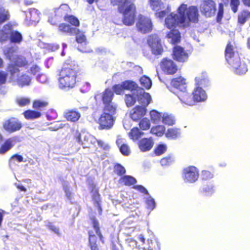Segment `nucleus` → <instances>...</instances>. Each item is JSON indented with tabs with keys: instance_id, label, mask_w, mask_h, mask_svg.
<instances>
[{
	"instance_id": "2",
	"label": "nucleus",
	"mask_w": 250,
	"mask_h": 250,
	"mask_svg": "<svg viewBox=\"0 0 250 250\" xmlns=\"http://www.w3.org/2000/svg\"><path fill=\"white\" fill-rule=\"evenodd\" d=\"M134 0H111V3L118 5V10L124 16L123 23L128 26L134 22L135 7L133 3Z\"/></svg>"
},
{
	"instance_id": "52",
	"label": "nucleus",
	"mask_w": 250,
	"mask_h": 250,
	"mask_svg": "<svg viewBox=\"0 0 250 250\" xmlns=\"http://www.w3.org/2000/svg\"><path fill=\"white\" fill-rule=\"evenodd\" d=\"M167 146L165 144H160L155 149L156 155H161L167 150Z\"/></svg>"
},
{
	"instance_id": "19",
	"label": "nucleus",
	"mask_w": 250,
	"mask_h": 250,
	"mask_svg": "<svg viewBox=\"0 0 250 250\" xmlns=\"http://www.w3.org/2000/svg\"><path fill=\"white\" fill-rule=\"evenodd\" d=\"M173 55L174 59L180 62H185L188 58L187 51L180 46H176L173 48Z\"/></svg>"
},
{
	"instance_id": "46",
	"label": "nucleus",
	"mask_w": 250,
	"mask_h": 250,
	"mask_svg": "<svg viewBox=\"0 0 250 250\" xmlns=\"http://www.w3.org/2000/svg\"><path fill=\"white\" fill-rule=\"evenodd\" d=\"M214 191V187L212 184L205 185L202 188V192L206 196H211Z\"/></svg>"
},
{
	"instance_id": "29",
	"label": "nucleus",
	"mask_w": 250,
	"mask_h": 250,
	"mask_svg": "<svg viewBox=\"0 0 250 250\" xmlns=\"http://www.w3.org/2000/svg\"><path fill=\"white\" fill-rule=\"evenodd\" d=\"M59 30L61 32L66 33L70 35H74L78 32V29L71 27L70 25L65 23L60 24Z\"/></svg>"
},
{
	"instance_id": "38",
	"label": "nucleus",
	"mask_w": 250,
	"mask_h": 250,
	"mask_svg": "<svg viewBox=\"0 0 250 250\" xmlns=\"http://www.w3.org/2000/svg\"><path fill=\"white\" fill-rule=\"evenodd\" d=\"M137 99L136 92L131 93L125 95V101L126 105L129 107L133 105Z\"/></svg>"
},
{
	"instance_id": "8",
	"label": "nucleus",
	"mask_w": 250,
	"mask_h": 250,
	"mask_svg": "<svg viewBox=\"0 0 250 250\" xmlns=\"http://www.w3.org/2000/svg\"><path fill=\"white\" fill-rule=\"evenodd\" d=\"M9 38L13 43H20L22 39L21 34L18 31L13 30L11 25L7 24L0 31V40L4 41Z\"/></svg>"
},
{
	"instance_id": "15",
	"label": "nucleus",
	"mask_w": 250,
	"mask_h": 250,
	"mask_svg": "<svg viewBox=\"0 0 250 250\" xmlns=\"http://www.w3.org/2000/svg\"><path fill=\"white\" fill-rule=\"evenodd\" d=\"M201 12L206 17L213 16L216 11L215 2L213 0H205L202 1L200 6Z\"/></svg>"
},
{
	"instance_id": "47",
	"label": "nucleus",
	"mask_w": 250,
	"mask_h": 250,
	"mask_svg": "<svg viewBox=\"0 0 250 250\" xmlns=\"http://www.w3.org/2000/svg\"><path fill=\"white\" fill-rule=\"evenodd\" d=\"M145 198L147 208L150 210V211L152 210L156 207V203L154 199L149 195H148Z\"/></svg>"
},
{
	"instance_id": "5",
	"label": "nucleus",
	"mask_w": 250,
	"mask_h": 250,
	"mask_svg": "<svg viewBox=\"0 0 250 250\" xmlns=\"http://www.w3.org/2000/svg\"><path fill=\"white\" fill-rule=\"evenodd\" d=\"M112 106H106L104 107V112L98 119V124H99V129H110L113 126L115 120L113 116L115 112Z\"/></svg>"
},
{
	"instance_id": "34",
	"label": "nucleus",
	"mask_w": 250,
	"mask_h": 250,
	"mask_svg": "<svg viewBox=\"0 0 250 250\" xmlns=\"http://www.w3.org/2000/svg\"><path fill=\"white\" fill-rule=\"evenodd\" d=\"M124 89L129 90L131 93L136 92L139 87L136 83L132 81H125L123 83Z\"/></svg>"
},
{
	"instance_id": "1",
	"label": "nucleus",
	"mask_w": 250,
	"mask_h": 250,
	"mask_svg": "<svg viewBox=\"0 0 250 250\" xmlns=\"http://www.w3.org/2000/svg\"><path fill=\"white\" fill-rule=\"evenodd\" d=\"M226 59L233 72L237 75H243L248 71L246 62L241 60L238 53L233 50L232 46L229 43L225 51Z\"/></svg>"
},
{
	"instance_id": "9",
	"label": "nucleus",
	"mask_w": 250,
	"mask_h": 250,
	"mask_svg": "<svg viewBox=\"0 0 250 250\" xmlns=\"http://www.w3.org/2000/svg\"><path fill=\"white\" fill-rule=\"evenodd\" d=\"M182 176L185 182L193 183L198 179L199 171L196 167L189 166L183 169Z\"/></svg>"
},
{
	"instance_id": "21",
	"label": "nucleus",
	"mask_w": 250,
	"mask_h": 250,
	"mask_svg": "<svg viewBox=\"0 0 250 250\" xmlns=\"http://www.w3.org/2000/svg\"><path fill=\"white\" fill-rule=\"evenodd\" d=\"M146 112V108L143 106H136L130 111L131 118L135 121L139 120L144 117Z\"/></svg>"
},
{
	"instance_id": "11",
	"label": "nucleus",
	"mask_w": 250,
	"mask_h": 250,
	"mask_svg": "<svg viewBox=\"0 0 250 250\" xmlns=\"http://www.w3.org/2000/svg\"><path fill=\"white\" fill-rule=\"evenodd\" d=\"M183 19L179 14L171 13L165 19V25L169 28H172L176 25L180 27L185 28L183 22Z\"/></svg>"
},
{
	"instance_id": "49",
	"label": "nucleus",
	"mask_w": 250,
	"mask_h": 250,
	"mask_svg": "<svg viewBox=\"0 0 250 250\" xmlns=\"http://www.w3.org/2000/svg\"><path fill=\"white\" fill-rule=\"evenodd\" d=\"M125 245L128 250H133L137 247V242L131 238L125 240Z\"/></svg>"
},
{
	"instance_id": "27",
	"label": "nucleus",
	"mask_w": 250,
	"mask_h": 250,
	"mask_svg": "<svg viewBox=\"0 0 250 250\" xmlns=\"http://www.w3.org/2000/svg\"><path fill=\"white\" fill-rule=\"evenodd\" d=\"M153 142L151 138H144L139 142V147L142 151H147L151 149Z\"/></svg>"
},
{
	"instance_id": "22",
	"label": "nucleus",
	"mask_w": 250,
	"mask_h": 250,
	"mask_svg": "<svg viewBox=\"0 0 250 250\" xmlns=\"http://www.w3.org/2000/svg\"><path fill=\"white\" fill-rule=\"evenodd\" d=\"M20 140L18 136H14L6 140L0 147V154H3L9 150L14 145Z\"/></svg>"
},
{
	"instance_id": "33",
	"label": "nucleus",
	"mask_w": 250,
	"mask_h": 250,
	"mask_svg": "<svg viewBox=\"0 0 250 250\" xmlns=\"http://www.w3.org/2000/svg\"><path fill=\"white\" fill-rule=\"evenodd\" d=\"M162 122L168 125H172L175 123V118L174 116L167 113H164L162 119Z\"/></svg>"
},
{
	"instance_id": "57",
	"label": "nucleus",
	"mask_w": 250,
	"mask_h": 250,
	"mask_svg": "<svg viewBox=\"0 0 250 250\" xmlns=\"http://www.w3.org/2000/svg\"><path fill=\"white\" fill-rule=\"evenodd\" d=\"M230 0V6L232 11L234 13H236L238 10V6L239 5V0Z\"/></svg>"
},
{
	"instance_id": "25",
	"label": "nucleus",
	"mask_w": 250,
	"mask_h": 250,
	"mask_svg": "<svg viewBox=\"0 0 250 250\" xmlns=\"http://www.w3.org/2000/svg\"><path fill=\"white\" fill-rule=\"evenodd\" d=\"M74 35H76V40L77 42L78 43L81 44L82 46H79L78 47V49L83 52H87L88 51L87 49L84 47V46L86 45V38L85 36L83 35V33L80 32L79 30L78 29V32Z\"/></svg>"
},
{
	"instance_id": "4",
	"label": "nucleus",
	"mask_w": 250,
	"mask_h": 250,
	"mask_svg": "<svg viewBox=\"0 0 250 250\" xmlns=\"http://www.w3.org/2000/svg\"><path fill=\"white\" fill-rule=\"evenodd\" d=\"M178 13L183 19V22L185 27L189 26L190 22L196 23L198 21V10L194 6L188 7L185 4H181L178 9Z\"/></svg>"
},
{
	"instance_id": "62",
	"label": "nucleus",
	"mask_w": 250,
	"mask_h": 250,
	"mask_svg": "<svg viewBox=\"0 0 250 250\" xmlns=\"http://www.w3.org/2000/svg\"><path fill=\"white\" fill-rule=\"evenodd\" d=\"M36 79L38 82L42 83H45L47 81V76L43 74H38Z\"/></svg>"
},
{
	"instance_id": "31",
	"label": "nucleus",
	"mask_w": 250,
	"mask_h": 250,
	"mask_svg": "<svg viewBox=\"0 0 250 250\" xmlns=\"http://www.w3.org/2000/svg\"><path fill=\"white\" fill-rule=\"evenodd\" d=\"M180 135V130L177 128H168L165 133L167 138L170 139H175Z\"/></svg>"
},
{
	"instance_id": "24",
	"label": "nucleus",
	"mask_w": 250,
	"mask_h": 250,
	"mask_svg": "<svg viewBox=\"0 0 250 250\" xmlns=\"http://www.w3.org/2000/svg\"><path fill=\"white\" fill-rule=\"evenodd\" d=\"M171 84L173 87L179 89V91L186 90L187 88L186 80L182 77L172 79Z\"/></svg>"
},
{
	"instance_id": "41",
	"label": "nucleus",
	"mask_w": 250,
	"mask_h": 250,
	"mask_svg": "<svg viewBox=\"0 0 250 250\" xmlns=\"http://www.w3.org/2000/svg\"><path fill=\"white\" fill-rule=\"evenodd\" d=\"M9 19V13L7 10L0 6V24L7 21Z\"/></svg>"
},
{
	"instance_id": "30",
	"label": "nucleus",
	"mask_w": 250,
	"mask_h": 250,
	"mask_svg": "<svg viewBox=\"0 0 250 250\" xmlns=\"http://www.w3.org/2000/svg\"><path fill=\"white\" fill-rule=\"evenodd\" d=\"M40 13L35 8L30 9L28 14L26 15V18L30 21L36 22L39 21Z\"/></svg>"
},
{
	"instance_id": "35",
	"label": "nucleus",
	"mask_w": 250,
	"mask_h": 250,
	"mask_svg": "<svg viewBox=\"0 0 250 250\" xmlns=\"http://www.w3.org/2000/svg\"><path fill=\"white\" fill-rule=\"evenodd\" d=\"M24 117L28 120H33L39 118L41 113L40 112L28 110L23 113Z\"/></svg>"
},
{
	"instance_id": "28",
	"label": "nucleus",
	"mask_w": 250,
	"mask_h": 250,
	"mask_svg": "<svg viewBox=\"0 0 250 250\" xmlns=\"http://www.w3.org/2000/svg\"><path fill=\"white\" fill-rule=\"evenodd\" d=\"M167 38L172 43L178 42L181 38V35L179 31L177 30H172L167 35Z\"/></svg>"
},
{
	"instance_id": "59",
	"label": "nucleus",
	"mask_w": 250,
	"mask_h": 250,
	"mask_svg": "<svg viewBox=\"0 0 250 250\" xmlns=\"http://www.w3.org/2000/svg\"><path fill=\"white\" fill-rule=\"evenodd\" d=\"M115 171L118 175H122L125 172V168L120 164H117L115 166Z\"/></svg>"
},
{
	"instance_id": "18",
	"label": "nucleus",
	"mask_w": 250,
	"mask_h": 250,
	"mask_svg": "<svg viewBox=\"0 0 250 250\" xmlns=\"http://www.w3.org/2000/svg\"><path fill=\"white\" fill-rule=\"evenodd\" d=\"M162 70L167 74H173L177 70V67L173 61L164 59L161 62Z\"/></svg>"
},
{
	"instance_id": "61",
	"label": "nucleus",
	"mask_w": 250,
	"mask_h": 250,
	"mask_svg": "<svg viewBox=\"0 0 250 250\" xmlns=\"http://www.w3.org/2000/svg\"><path fill=\"white\" fill-rule=\"evenodd\" d=\"M113 89L115 93L120 94L124 89L123 83L122 84H116L113 86Z\"/></svg>"
},
{
	"instance_id": "32",
	"label": "nucleus",
	"mask_w": 250,
	"mask_h": 250,
	"mask_svg": "<svg viewBox=\"0 0 250 250\" xmlns=\"http://www.w3.org/2000/svg\"><path fill=\"white\" fill-rule=\"evenodd\" d=\"M19 77V75L15 79H12L13 80L17 81L18 85L20 86L23 87L24 86L29 85L31 82L30 78L26 75H23Z\"/></svg>"
},
{
	"instance_id": "64",
	"label": "nucleus",
	"mask_w": 250,
	"mask_h": 250,
	"mask_svg": "<svg viewBox=\"0 0 250 250\" xmlns=\"http://www.w3.org/2000/svg\"><path fill=\"white\" fill-rule=\"evenodd\" d=\"M69 8L68 5L64 4H62L60 6L59 8H56L55 9V12L56 14L58 13L59 14L61 13L62 14V10H67Z\"/></svg>"
},
{
	"instance_id": "58",
	"label": "nucleus",
	"mask_w": 250,
	"mask_h": 250,
	"mask_svg": "<svg viewBox=\"0 0 250 250\" xmlns=\"http://www.w3.org/2000/svg\"><path fill=\"white\" fill-rule=\"evenodd\" d=\"M202 178L204 180H208L211 179L213 177V175L208 170H203L202 171Z\"/></svg>"
},
{
	"instance_id": "20",
	"label": "nucleus",
	"mask_w": 250,
	"mask_h": 250,
	"mask_svg": "<svg viewBox=\"0 0 250 250\" xmlns=\"http://www.w3.org/2000/svg\"><path fill=\"white\" fill-rule=\"evenodd\" d=\"M136 96L139 103L142 104L141 106L146 107L150 103L151 96L148 93L145 92L143 88H138L136 90Z\"/></svg>"
},
{
	"instance_id": "36",
	"label": "nucleus",
	"mask_w": 250,
	"mask_h": 250,
	"mask_svg": "<svg viewBox=\"0 0 250 250\" xmlns=\"http://www.w3.org/2000/svg\"><path fill=\"white\" fill-rule=\"evenodd\" d=\"M120 183L125 186H129L135 184L136 180L134 177L131 176L125 175L120 179Z\"/></svg>"
},
{
	"instance_id": "3",
	"label": "nucleus",
	"mask_w": 250,
	"mask_h": 250,
	"mask_svg": "<svg viewBox=\"0 0 250 250\" xmlns=\"http://www.w3.org/2000/svg\"><path fill=\"white\" fill-rule=\"evenodd\" d=\"M77 71L70 66L64 67L60 72L59 87L60 89L68 90L73 88L76 83Z\"/></svg>"
},
{
	"instance_id": "12",
	"label": "nucleus",
	"mask_w": 250,
	"mask_h": 250,
	"mask_svg": "<svg viewBox=\"0 0 250 250\" xmlns=\"http://www.w3.org/2000/svg\"><path fill=\"white\" fill-rule=\"evenodd\" d=\"M113 97V93L112 90L107 88L102 93L97 94L95 96V99L96 100L102 99V101L104 104V107L106 106H112L116 109V106L112 102V100Z\"/></svg>"
},
{
	"instance_id": "42",
	"label": "nucleus",
	"mask_w": 250,
	"mask_h": 250,
	"mask_svg": "<svg viewBox=\"0 0 250 250\" xmlns=\"http://www.w3.org/2000/svg\"><path fill=\"white\" fill-rule=\"evenodd\" d=\"M165 127L162 125H157L153 127L151 129V132L157 136H162L165 132Z\"/></svg>"
},
{
	"instance_id": "54",
	"label": "nucleus",
	"mask_w": 250,
	"mask_h": 250,
	"mask_svg": "<svg viewBox=\"0 0 250 250\" xmlns=\"http://www.w3.org/2000/svg\"><path fill=\"white\" fill-rule=\"evenodd\" d=\"M93 226L94 229L95 231L96 234L100 237L101 240L103 241V236L100 232L99 227V223L97 220L95 219H93Z\"/></svg>"
},
{
	"instance_id": "48",
	"label": "nucleus",
	"mask_w": 250,
	"mask_h": 250,
	"mask_svg": "<svg viewBox=\"0 0 250 250\" xmlns=\"http://www.w3.org/2000/svg\"><path fill=\"white\" fill-rule=\"evenodd\" d=\"M64 20L74 26H78L79 25L80 23L79 20L76 17L72 15L65 16Z\"/></svg>"
},
{
	"instance_id": "51",
	"label": "nucleus",
	"mask_w": 250,
	"mask_h": 250,
	"mask_svg": "<svg viewBox=\"0 0 250 250\" xmlns=\"http://www.w3.org/2000/svg\"><path fill=\"white\" fill-rule=\"evenodd\" d=\"M47 104L48 103L46 102L41 100H37L34 102L33 107L37 109H41V108L46 106Z\"/></svg>"
},
{
	"instance_id": "37",
	"label": "nucleus",
	"mask_w": 250,
	"mask_h": 250,
	"mask_svg": "<svg viewBox=\"0 0 250 250\" xmlns=\"http://www.w3.org/2000/svg\"><path fill=\"white\" fill-rule=\"evenodd\" d=\"M149 3L152 9L155 11H158L165 7V4L161 0H149Z\"/></svg>"
},
{
	"instance_id": "50",
	"label": "nucleus",
	"mask_w": 250,
	"mask_h": 250,
	"mask_svg": "<svg viewBox=\"0 0 250 250\" xmlns=\"http://www.w3.org/2000/svg\"><path fill=\"white\" fill-rule=\"evenodd\" d=\"M139 126L141 129L143 130H147L149 129L150 126L149 120L146 118H144L140 121L139 123Z\"/></svg>"
},
{
	"instance_id": "40",
	"label": "nucleus",
	"mask_w": 250,
	"mask_h": 250,
	"mask_svg": "<svg viewBox=\"0 0 250 250\" xmlns=\"http://www.w3.org/2000/svg\"><path fill=\"white\" fill-rule=\"evenodd\" d=\"M143 134L144 133L140 131L138 127H134L129 133V136L130 139L135 141L138 140Z\"/></svg>"
},
{
	"instance_id": "39",
	"label": "nucleus",
	"mask_w": 250,
	"mask_h": 250,
	"mask_svg": "<svg viewBox=\"0 0 250 250\" xmlns=\"http://www.w3.org/2000/svg\"><path fill=\"white\" fill-rule=\"evenodd\" d=\"M89 245L91 250H99L96 243V237L92 234L91 231H89Z\"/></svg>"
},
{
	"instance_id": "43",
	"label": "nucleus",
	"mask_w": 250,
	"mask_h": 250,
	"mask_svg": "<svg viewBox=\"0 0 250 250\" xmlns=\"http://www.w3.org/2000/svg\"><path fill=\"white\" fill-rule=\"evenodd\" d=\"M162 113H160L156 110H152L150 112V116L151 120L155 123H158L161 119H162Z\"/></svg>"
},
{
	"instance_id": "16",
	"label": "nucleus",
	"mask_w": 250,
	"mask_h": 250,
	"mask_svg": "<svg viewBox=\"0 0 250 250\" xmlns=\"http://www.w3.org/2000/svg\"><path fill=\"white\" fill-rule=\"evenodd\" d=\"M4 129L9 132H14L19 130L22 127L21 123L17 119L10 118L3 124Z\"/></svg>"
},
{
	"instance_id": "44",
	"label": "nucleus",
	"mask_w": 250,
	"mask_h": 250,
	"mask_svg": "<svg viewBox=\"0 0 250 250\" xmlns=\"http://www.w3.org/2000/svg\"><path fill=\"white\" fill-rule=\"evenodd\" d=\"M250 17V12L247 10L242 11L238 15V22L243 24Z\"/></svg>"
},
{
	"instance_id": "63",
	"label": "nucleus",
	"mask_w": 250,
	"mask_h": 250,
	"mask_svg": "<svg viewBox=\"0 0 250 250\" xmlns=\"http://www.w3.org/2000/svg\"><path fill=\"white\" fill-rule=\"evenodd\" d=\"M7 77V73L4 71H0V85L5 83Z\"/></svg>"
},
{
	"instance_id": "45",
	"label": "nucleus",
	"mask_w": 250,
	"mask_h": 250,
	"mask_svg": "<svg viewBox=\"0 0 250 250\" xmlns=\"http://www.w3.org/2000/svg\"><path fill=\"white\" fill-rule=\"evenodd\" d=\"M141 85L147 89H149L151 87L152 82L149 78L146 76H143L140 79Z\"/></svg>"
},
{
	"instance_id": "60",
	"label": "nucleus",
	"mask_w": 250,
	"mask_h": 250,
	"mask_svg": "<svg viewBox=\"0 0 250 250\" xmlns=\"http://www.w3.org/2000/svg\"><path fill=\"white\" fill-rule=\"evenodd\" d=\"M223 15V4L220 3L218 7V12L217 15V21H219L221 20Z\"/></svg>"
},
{
	"instance_id": "53",
	"label": "nucleus",
	"mask_w": 250,
	"mask_h": 250,
	"mask_svg": "<svg viewBox=\"0 0 250 250\" xmlns=\"http://www.w3.org/2000/svg\"><path fill=\"white\" fill-rule=\"evenodd\" d=\"M17 102L19 105L23 106L29 104L30 100L27 97H19L17 99Z\"/></svg>"
},
{
	"instance_id": "7",
	"label": "nucleus",
	"mask_w": 250,
	"mask_h": 250,
	"mask_svg": "<svg viewBox=\"0 0 250 250\" xmlns=\"http://www.w3.org/2000/svg\"><path fill=\"white\" fill-rule=\"evenodd\" d=\"M10 63L8 66L7 70L10 73L11 79H15L19 74V67H21L27 63L25 59L22 56L17 55L9 56Z\"/></svg>"
},
{
	"instance_id": "23",
	"label": "nucleus",
	"mask_w": 250,
	"mask_h": 250,
	"mask_svg": "<svg viewBox=\"0 0 250 250\" xmlns=\"http://www.w3.org/2000/svg\"><path fill=\"white\" fill-rule=\"evenodd\" d=\"M81 113L76 109H68L64 113L65 118L71 122H76L81 117Z\"/></svg>"
},
{
	"instance_id": "13",
	"label": "nucleus",
	"mask_w": 250,
	"mask_h": 250,
	"mask_svg": "<svg viewBox=\"0 0 250 250\" xmlns=\"http://www.w3.org/2000/svg\"><path fill=\"white\" fill-rule=\"evenodd\" d=\"M147 42L153 54L159 55L162 53L163 51V47L161 41L157 35L154 34L149 36Z\"/></svg>"
},
{
	"instance_id": "26",
	"label": "nucleus",
	"mask_w": 250,
	"mask_h": 250,
	"mask_svg": "<svg viewBox=\"0 0 250 250\" xmlns=\"http://www.w3.org/2000/svg\"><path fill=\"white\" fill-rule=\"evenodd\" d=\"M91 194L92 200L94 202V204L95 206L98 208L99 213H101L102 212V209L100 204V195L98 192V189L96 188L95 186H92V187Z\"/></svg>"
},
{
	"instance_id": "14",
	"label": "nucleus",
	"mask_w": 250,
	"mask_h": 250,
	"mask_svg": "<svg viewBox=\"0 0 250 250\" xmlns=\"http://www.w3.org/2000/svg\"><path fill=\"white\" fill-rule=\"evenodd\" d=\"M136 26L139 31L143 33H146L152 30V23L149 18L140 15L136 23Z\"/></svg>"
},
{
	"instance_id": "17",
	"label": "nucleus",
	"mask_w": 250,
	"mask_h": 250,
	"mask_svg": "<svg viewBox=\"0 0 250 250\" xmlns=\"http://www.w3.org/2000/svg\"><path fill=\"white\" fill-rule=\"evenodd\" d=\"M177 97L181 103L188 106H193L196 103L193 95L187 91V89L177 92Z\"/></svg>"
},
{
	"instance_id": "56",
	"label": "nucleus",
	"mask_w": 250,
	"mask_h": 250,
	"mask_svg": "<svg viewBox=\"0 0 250 250\" xmlns=\"http://www.w3.org/2000/svg\"><path fill=\"white\" fill-rule=\"evenodd\" d=\"M47 226L50 230L54 232L57 235H58V236L61 235L60 229L58 227L53 225L51 223H48V224L47 225Z\"/></svg>"
},
{
	"instance_id": "6",
	"label": "nucleus",
	"mask_w": 250,
	"mask_h": 250,
	"mask_svg": "<svg viewBox=\"0 0 250 250\" xmlns=\"http://www.w3.org/2000/svg\"><path fill=\"white\" fill-rule=\"evenodd\" d=\"M196 84L198 86L196 87L192 92L193 98L195 103L201 102L206 100L207 95L205 91L199 86H205L208 83V80L206 78L204 75H201L195 78Z\"/></svg>"
},
{
	"instance_id": "55",
	"label": "nucleus",
	"mask_w": 250,
	"mask_h": 250,
	"mask_svg": "<svg viewBox=\"0 0 250 250\" xmlns=\"http://www.w3.org/2000/svg\"><path fill=\"white\" fill-rule=\"evenodd\" d=\"M120 152L124 155L127 156L130 152V148L127 145H122L120 147Z\"/></svg>"
},
{
	"instance_id": "10",
	"label": "nucleus",
	"mask_w": 250,
	"mask_h": 250,
	"mask_svg": "<svg viewBox=\"0 0 250 250\" xmlns=\"http://www.w3.org/2000/svg\"><path fill=\"white\" fill-rule=\"evenodd\" d=\"M76 139L81 144L83 148L89 147L91 145L95 144L97 141V139L94 136L86 132L78 133Z\"/></svg>"
}]
</instances>
